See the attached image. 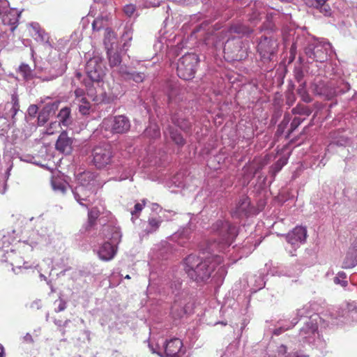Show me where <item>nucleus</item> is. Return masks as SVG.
Returning a JSON list of instances; mask_svg holds the SVG:
<instances>
[{
    "mask_svg": "<svg viewBox=\"0 0 357 357\" xmlns=\"http://www.w3.org/2000/svg\"><path fill=\"white\" fill-rule=\"evenodd\" d=\"M322 319L318 314H313L306 318L297 337L288 345L281 344L278 348L280 357H308V349L322 350L326 347L325 340L320 336L318 326Z\"/></svg>",
    "mask_w": 357,
    "mask_h": 357,
    "instance_id": "1",
    "label": "nucleus"
},
{
    "mask_svg": "<svg viewBox=\"0 0 357 357\" xmlns=\"http://www.w3.org/2000/svg\"><path fill=\"white\" fill-rule=\"evenodd\" d=\"M184 269L194 281L205 282L211 278L217 285L222 283L227 273L222 257L218 255H211L204 260L190 255L185 259Z\"/></svg>",
    "mask_w": 357,
    "mask_h": 357,
    "instance_id": "2",
    "label": "nucleus"
},
{
    "mask_svg": "<svg viewBox=\"0 0 357 357\" xmlns=\"http://www.w3.org/2000/svg\"><path fill=\"white\" fill-rule=\"evenodd\" d=\"M105 241L98 248L97 254L100 259L105 261L112 260L116 254L117 245L121 241V232L119 227L109 222L104 225L100 234Z\"/></svg>",
    "mask_w": 357,
    "mask_h": 357,
    "instance_id": "3",
    "label": "nucleus"
},
{
    "mask_svg": "<svg viewBox=\"0 0 357 357\" xmlns=\"http://www.w3.org/2000/svg\"><path fill=\"white\" fill-rule=\"evenodd\" d=\"M212 230L219 236L218 241H215L211 245V248L217 247L221 252L229 247L233 240L238 234V229L235 225H231L229 222L220 220L212 226Z\"/></svg>",
    "mask_w": 357,
    "mask_h": 357,
    "instance_id": "4",
    "label": "nucleus"
},
{
    "mask_svg": "<svg viewBox=\"0 0 357 357\" xmlns=\"http://www.w3.org/2000/svg\"><path fill=\"white\" fill-rule=\"evenodd\" d=\"M332 324L342 325L357 324V303H347L331 313Z\"/></svg>",
    "mask_w": 357,
    "mask_h": 357,
    "instance_id": "5",
    "label": "nucleus"
},
{
    "mask_svg": "<svg viewBox=\"0 0 357 357\" xmlns=\"http://www.w3.org/2000/svg\"><path fill=\"white\" fill-rule=\"evenodd\" d=\"M332 47L329 42L326 40L317 41L309 44L305 49V55L308 62L324 63L332 54Z\"/></svg>",
    "mask_w": 357,
    "mask_h": 357,
    "instance_id": "6",
    "label": "nucleus"
},
{
    "mask_svg": "<svg viewBox=\"0 0 357 357\" xmlns=\"http://www.w3.org/2000/svg\"><path fill=\"white\" fill-rule=\"evenodd\" d=\"M199 61L198 56L194 53L183 55L177 63L176 71L178 76L185 80L193 78Z\"/></svg>",
    "mask_w": 357,
    "mask_h": 357,
    "instance_id": "7",
    "label": "nucleus"
},
{
    "mask_svg": "<svg viewBox=\"0 0 357 357\" xmlns=\"http://www.w3.org/2000/svg\"><path fill=\"white\" fill-rule=\"evenodd\" d=\"M252 32V30L242 24H236L227 30L228 38L225 43L224 51L236 53L242 49V41L239 37H231L232 33L246 35Z\"/></svg>",
    "mask_w": 357,
    "mask_h": 357,
    "instance_id": "8",
    "label": "nucleus"
},
{
    "mask_svg": "<svg viewBox=\"0 0 357 357\" xmlns=\"http://www.w3.org/2000/svg\"><path fill=\"white\" fill-rule=\"evenodd\" d=\"M49 67L45 68L47 75L43 78L44 81H50L61 76L67 68V62L64 55L54 54L50 56Z\"/></svg>",
    "mask_w": 357,
    "mask_h": 357,
    "instance_id": "9",
    "label": "nucleus"
},
{
    "mask_svg": "<svg viewBox=\"0 0 357 357\" xmlns=\"http://www.w3.org/2000/svg\"><path fill=\"white\" fill-rule=\"evenodd\" d=\"M113 156L111 146L108 144H100L92 151L93 163L98 169H102L110 165Z\"/></svg>",
    "mask_w": 357,
    "mask_h": 357,
    "instance_id": "10",
    "label": "nucleus"
},
{
    "mask_svg": "<svg viewBox=\"0 0 357 357\" xmlns=\"http://www.w3.org/2000/svg\"><path fill=\"white\" fill-rule=\"evenodd\" d=\"M278 48V42L273 37H261L257 45V52L264 63L273 60Z\"/></svg>",
    "mask_w": 357,
    "mask_h": 357,
    "instance_id": "11",
    "label": "nucleus"
},
{
    "mask_svg": "<svg viewBox=\"0 0 357 357\" xmlns=\"http://www.w3.org/2000/svg\"><path fill=\"white\" fill-rule=\"evenodd\" d=\"M102 128L114 134H123L130 130V122L126 116L119 115L104 119L102 123Z\"/></svg>",
    "mask_w": 357,
    "mask_h": 357,
    "instance_id": "12",
    "label": "nucleus"
},
{
    "mask_svg": "<svg viewBox=\"0 0 357 357\" xmlns=\"http://www.w3.org/2000/svg\"><path fill=\"white\" fill-rule=\"evenodd\" d=\"M85 70L87 77L91 82H100L105 75L102 58L99 56H93L90 58L86 62Z\"/></svg>",
    "mask_w": 357,
    "mask_h": 357,
    "instance_id": "13",
    "label": "nucleus"
},
{
    "mask_svg": "<svg viewBox=\"0 0 357 357\" xmlns=\"http://www.w3.org/2000/svg\"><path fill=\"white\" fill-rule=\"evenodd\" d=\"M312 90L314 94L331 100L337 96V90L332 82H326L320 78H316L312 84Z\"/></svg>",
    "mask_w": 357,
    "mask_h": 357,
    "instance_id": "14",
    "label": "nucleus"
},
{
    "mask_svg": "<svg viewBox=\"0 0 357 357\" xmlns=\"http://www.w3.org/2000/svg\"><path fill=\"white\" fill-rule=\"evenodd\" d=\"M190 298L185 292L182 291L181 294H176V298L171 307V314L175 319L182 317L188 312L191 305Z\"/></svg>",
    "mask_w": 357,
    "mask_h": 357,
    "instance_id": "15",
    "label": "nucleus"
},
{
    "mask_svg": "<svg viewBox=\"0 0 357 357\" xmlns=\"http://www.w3.org/2000/svg\"><path fill=\"white\" fill-rule=\"evenodd\" d=\"M72 192L75 200L84 207L88 208L94 200V188H93L77 185Z\"/></svg>",
    "mask_w": 357,
    "mask_h": 357,
    "instance_id": "16",
    "label": "nucleus"
},
{
    "mask_svg": "<svg viewBox=\"0 0 357 357\" xmlns=\"http://www.w3.org/2000/svg\"><path fill=\"white\" fill-rule=\"evenodd\" d=\"M20 110L17 94L14 93L11 96V100L5 104L0 105V116L2 121H7L9 117L14 118Z\"/></svg>",
    "mask_w": 357,
    "mask_h": 357,
    "instance_id": "17",
    "label": "nucleus"
},
{
    "mask_svg": "<svg viewBox=\"0 0 357 357\" xmlns=\"http://www.w3.org/2000/svg\"><path fill=\"white\" fill-rule=\"evenodd\" d=\"M21 12L15 8L9 7L5 9L2 14H0L2 20V26H9V31L12 33L18 25L19 17Z\"/></svg>",
    "mask_w": 357,
    "mask_h": 357,
    "instance_id": "18",
    "label": "nucleus"
},
{
    "mask_svg": "<svg viewBox=\"0 0 357 357\" xmlns=\"http://www.w3.org/2000/svg\"><path fill=\"white\" fill-rule=\"evenodd\" d=\"M307 230L303 227H296L286 236L287 243L295 251L301 243L305 241Z\"/></svg>",
    "mask_w": 357,
    "mask_h": 357,
    "instance_id": "19",
    "label": "nucleus"
},
{
    "mask_svg": "<svg viewBox=\"0 0 357 357\" xmlns=\"http://www.w3.org/2000/svg\"><path fill=\"white\" fill-rule=\"evenodd\" d=\"M182 348V341L178 338H172L165 344L164 357H181L184 354Z\"/></svg>",
    "mask_w": 357,
    "mask_h": 357,
    "instance_id": "20",
    "label": "nucleus"
},
{
    "mask_svg": "<svg viewBox=\"0 0 357 357\" xmlns=\"http://www.w3.org/2000/svg\"><path fill=\"white\" fill-rule=\"evenodd\" d=\"M308 310L309 307L307 305H305L302 308L298 309L296 310V317L292 318L288 324H285L284 323L280 324V326L273 331V334L279 335L285 331L293 328L298 322L299 318L307 316L309 314Z\"/></svg>",
    "mask_w": 357,
    "mask_h": 357,
    "instance_id": "21",
    "label": "nucleus"
},
{
    "mask_svg": "<svg viewBox=\"0 0 357 357\" xmlns=\"http://www.w3.org/2000/svg\"><path fill=\"white\" fill-rule=\"evenodd\" d=\"M24 243L28 245L31 247V250L38 245H45L48 244V238L47 234L43 233L40 234L39 230H33L31 231L29 236L27 237L26 240H24Z\"/></svg>",
    "mask_w": 357,
    "mask_h": 357,
    "instance_id": "22",
    "label": "nucleus"
},
{
    "mask_svg": "<svg viewBox=\"0 0 357 357\" xmlns=\"http://www.w3.org/2000/svg\"><path fill=\"white\" fill-rule=\"evenodd\" d=\"M252 213L250 201L248 197H243L240 199L235 209L232 212V216L236 218L247 217Z\"/></svg>",
    "mask_w": 357,
    "mask_h": 357,
    "instance_id": "23",
    "label": "nucleus"
},
{
    "mask_svg": "<svg viewBox=\"0 0 357 357\" xmlns=\"http://www.w3.org/2000/svg\"><path fill=\"white\" fill-rule=\"evenodd\" d=\"M301 272L300 267L296 264H290L289 266H281L271 271L272 275L295 277Z\"/></svg>",
    "mask_w": 357,
    "mask_h": 357,
    "instance_id": "24",
    "label": "nucleus"
},
{
    "mask_svg": "<svg viewBox=\"0 0 357 357\" xmlns=\"http://www.w3.org/2000/svg\"><path fill=\"white\" fill-rule=\"evenodd\" d=\"M73 141L66 131L62 132L56 142V150L65 154L70 153L73 149Z\"/></svg>",
    "mask_w": 357,
    "mask_h": 357,
    "instance_id": "25",
    "label": "nucleus"
},
{
    "mask_svg": "<svg viewBox=\"0 0 357 357\" xmlns=\"http://www.w3.org/2000/svg\"><path fill=\"white\" fill-rule=\"evenodd\" d=\"M116 171L117 174L116 180L120 181L130 178L135 172L133 168L127 162L117 165Z\"/></svg>",
    "mask_w": 357,
    "mask_h": 357,
    "instance_id": "26",
    "label": "nucleus"
},
{
    "mask_svg": "<svg viewBox=\"0 0 357 357\" xmlns=\"http://www.w3.org/2000/svg\"><path fill=\"white\" fill-rule=\"evenodd\" d=\"M95 175L91 172H83L76 176L77 185L94 188Z\"/></svg>",
    "mask_w": 357,
    "mask_h": 357,
    "instance_id": "27",
    "label": "nucleus"
},
{
    "mask_svg": "<svg viewBox=\"0 0 357 357\" xmlns=\"http://www.w3.org/2000/svg\"><path fill=\"white\" fill-rule=\"evenodd\" d=\"M119 73L121 76L128 80H133L137 83L142 82L144 79V75L142 73L129 72L126 66H121Z\"/></svg>",
    "mask_w": 357,
    "mask_h": 357,
    "instance_id": "28",
    "label": "nucleus"
},
{
    "mask_svg": "<svg viewBox=\"0 0 357 357\" xmlns=\"http://www.w3.org/2000/svg\"><path fill=\"white\" fill-rule=\"evenodd\" d=\"M183 114L181 111L175 112L172 114V121L176 126L179 127L184 131H188L190 127V122L188 119L183 116Z\"/></svg>",
    "mask_w": 357,
    "mask_h": 357,
    "instance_id": "29",
    "label": "nucleus"
},
{
    "mask_svg": "<svg viewBox=\"0 0 357 357\" xmlns=\"http://www.w3.org/2000/svg\"><path fill=\"white\" fill-rule=\"evenodd\" d=\"M166 137H169L177 146H183L185 144V139L181 134L172 126H169L165 131Z\"/></svg>",
    "mask_w": 357,
    "mask_h": 357,
    "instance_id": "30",
    "label": "nucleus"
},
{
    "mask_svg": "<svg viewBox=\"0 0 357 357\" xmlns=\"http://www.w3.org/2000/svg\"><path fill=\"white\" fill-rule=\"evenodd\" d=\"M357 265V253L350 250L347 251L342 261V268L344 269L354 268Z\"/></svg>",
    "mask_w": 357,
    "mask_h": 357,
    "instance_id": "31",
    "label": "nucleus"
},
{
    "mask_svg": "<svg viewBox=\"0 0 357 357\" xmlns=\"http://www.w3.org/2000/svg\"><path fill=\"white\" fill-rule=\"evenodd\" d=\"M104 45L106 49H114L116 47V37L111 29L106 28L105 30Z\"/></svg>",
    "mask_w": 357,
    "mask_h": 357,
    "instance_id": "32",
    "label": "nucleus"
},
{
    "mask_svg": "<svg viewBox=\"0 0 357 357\" xmlns=\"http://www.w3.org/2000/svg\"><path fill=\"white\" fill-rule=\"evenodd\" d=\"M58 118L59 119V125L66 127L68 126L72 123L70 109L68 107L62 108L58 114Z\"/></svg>",
    "mask_w": 357,
    "mask_h": 357,
    "instance_id": "33",
    "label": "nucleus"
},
{
    "mask_svg": "<svg viewBox=\"0 0 357 357\" xmlns=\"http://www.w3.org/2000/svg\"><path fill=\"white\" fill-rule=\"evenodd\" d=\"M18 73L24 80L29 81L35 77L34 71L26 63H22L18 68Z\"/></svg>",
    "mask_w": 357,
    "mask_h": 357,
    "instance_id": "34",
    "label": "nucleus"
},
{
    "mask_svg": "<svg viewBox=\"0 0 357 357\" xmlns=\"http://www.w3.org/2000/svg\"><path fill=\"white\" fill-rule=\"evenodd\" d=\"M107 52L110 66L118 67L121 62L120 54L112 48L107 49Z\"/></svg>",
    "mask_w": 357,
    "mask_h": 357,
    "instance_id": "35",
    "label": "nucleus"
},
{
    "mask_svg": "<svg viewBox=\"0 0 357 357\" xmlns=\"http://www.w3.org/2000/svg\"><path fill=\"white\" fill-rule=\"evenodd\" d=\"M162 220L158 218H149L148 220V225L146 226L144 231L146 234H152L158 230L160 227Z\"/></svg>",
    "mask_w": 357,
    "mask_h": 357,
    "instance_id": "36",
    "label": "nucleus"
},
{
    "mask_svg": "<svg viewBox=\"0 0 357 357\" xmlns=\"http://www.w3.org/2000/svg\"><path fill=\"white\" fill-rule=\"evenodd\" d=\"M13 241V238L8 231H0V251H5V249L8 248Z\"/></svg>",
    "mask_w": 357,
    "mask_h": 357,
    "instance_id": "37",
    "label": "nucleus"
},
{
    "mask_svg": "<svg viewBox=\"0 0 357 357\" xmlns=\"http://www.w3.org/2000/svg\"><path fill=\"white\" fill-rule=\"evenodd\" d=\"M250 282L253 283L252 289L254 291H257L262 289L266 284L264 277L261 274H260L259 275L253 276L252 278L250 279Z\"/></svg>",
    "mask_w": 357,
    "mask_h": 357,
    "instance_id": "38",
    "label": "nucleus"
},
{
    "mask_svg": "<svg viewBox=\"0 0 357 357\" xmlns=\"http://www.w3.org/2000/svg\"><path fill=\"white\" fill-rule=\"evenodd\" d=\"M75 105H77L79 112L82 115H88L91 111V103L85 99L82 101L75 102Z\"/></svg>",
    "mask_w": 357,
    "mask_h": 357,
    "instance_id": "39",
    "label": "nucleus"
},
{
    "mask_svg": "<svg viewBox=\"0 0 357 357\" xmlns=\"http://www.w3.org/2000/svg\"><path fill=\"white\" fill-rule=\"evenodd\" d=\"M160 135L159 127L155 124L150 125L144 131V135L151 138H157Z\"/></svg>",
    "mask_w": 357,
    "mask_h": 357,
    "instance_id": "40",
    "label": "nucleus"
},
{
    "mask_svg": "<svg viewBox=\"0 0 357 357\" xmlns=\"http://www.w3.org/2000/svg\"><path fill=\"white\" fill-rule=\"evenodd\" d=\"M60 102L58 100H54L46 103L43 109V111L47 114V116H50L51 114H54L58 109Z\"/></svg>",
    "mask_w": 357,
    "mask_h": 357,
    "instance_id": "41",
    "label": "nucleus"
},
{
    "mask_svg": "<svg viewBox=\"0 0 357 357\" xmlns=\"http://www.w3.org/2000/svg\"><path fill=\"white\" fill-rule=\"evenodd\" d=\"M36 230H39L40 234H43V233L47 234L48 243H50V236L52 233V227L50 224H48L47 222L40 221L38 228L36 229Z\"/></svg>",
    "mask_w": 357,
    "mask_h": 357,
    "instance_id": "42",
    "label": "nucleus"
},
{
    "mask_svg": "<svg viewBox=\"0 0 357 357\" xmlns=\"http://www.w3.org/2000/svg\"><path fill=\"white\" fill-rule=\"evenodd\" d=\"M107 20L103 17L96 18L92 23L93 31H99L107 25Z\"/></svg>",
    "mask_w": 357,
    "mask_h": 357,
    "instance_id": "43",
    "label": "nucleus"
},
{
    "mask_svg": "<svg viewBox=\"0 0 357 357\" xmlns=\"http://www.w3.org/2000/svg\"><path fill=\"white\" fill-rule=\"evenodd\" d=\"M10 176V169H8L3 176H0V193L3 195L7 190V180Z\"/></svg>",
    "mask_w": 357,
    "mask_h": 357,
    "instance_id": "44",
    "label": "nucleus"
},
{
    "mask_svg": "<svg viewBox=\"0 0 357 357\" xmlns=\"http://www.w3.org/2000/svg\"><path fill=\"white\" fill-rule=\"evenodd\" d=\"M0 29L2 31L0 33V45L2 46H6L8 44V40H9V37H10V35H11V33L10 32V34L8 35L7 33V31H8L7 28L2 26H0ZM13 33H12V36L13 37Z\"/></svg>",
    "mask_w": 357,
    "mask_h": 357,
    "instance_id": "45",
    "label": "nucleus"
},
{
    "mask_svg": "<svg viewBox=\"0 0 357 357\" xmlns=\"http://www.w3.org/2000/svg\"><path fill=\"white\" fill-rule=\"evenodd\" d=\"M350 142V140L348 137L341 135L340 137L333 138V141L331 143V145H336L338 146H346Z\"/></svg>",
    "mask_w": 357,
    "mask_h": 357,
    "instance_id": "46",
    "label": "nucleus"
},
{
    "mask_svg": "<svg viewBox=\"0 0 357 357\" xmlns=\"http://www.w3.org/2000/svg\"><path fill=\"white\" fill-rule=\"evenodd\" d=\"M88 215L89 223L90 226H92L93 222L99 218L100 215V211L97 207H94L89 211Z\"/></svg>",
    "mask_w": 357,
    "mask_h": 357,
    "instance_id": "47",
    "label": "nucleus"
},
{
    "mask_svg": "<svg viewBox=\"0 0 357 357\" xmlns=\"http://www.w3.org/2000/svg\"><path fill=\"white\" fill-rule=\"evenodd\" d=\"M287 164V159L278 160L272 167L271 173L275 176Z\"/></svg>",
    "mask_w": 357,
    "mask_h": 357,
    "instance_id": "48",
    "label": "nucleus"
},
{
    "mask_svg": "<svg viewBox=\"0 0 357 357\" xmlns=\"http://www.w3.org/2000/svg\"><path fill=\"white\" fill-rule=\"evenodd\" d=\"M328 0H324V2H320V6H318L317 10L325 16H330L331 15V6L326 3Z\"/></svg>",
    "mask_w": 357,
    "mask_h": 357,
    "instance_id": "49",
    "label": "nucleus"
},
{
    "mask_svg": "<svg viewBox=\"0 0 357 357\" xmlns=\"http://www.w3.org/2000/svg\"><path fill=\"white\" fill-rule=\"evenodd\" d=\"M49 39H50V37H49L48 33H46L44 30L38 36H35V40L37 42L51 47L52 45L50 44Z\"/></svg>",
    "mask_w": 357,
    "mask_h": 357,
    "instance_id": "50",
    "label": "nucleus"
},
{
    "mask_svg": "<svg viewBox=\"0 0 357 357\" xmlns=\"http://www.w3.org/2000/svg\"><path fill=\"white\" fill-rule=\"evenodd\" d=\"M346 273L343 271H340L337 276L334 278V282L337 284H340L342 287H346L347 285V281L346 279Z\"/></svg>",
    "mask_w": 357,
    "mask_h": 357,
    "instance_id": "51",
    "label": "nucleus"
},
{
    "mask_svg": "<svg viewBox=\"0 0 357 357\" xmlns=\"http://www.w3.org/2000/svg\"><path fill=\"white\" fill-rule=\"evenodd\" d=\"M132 30L131 27L126 26L122 35V39L124 41V46L127 45V43L132 40Z\"/></svg>",
    "mask_w": 357,
    "mask_h": 357,
    "instance_id": "52",
    "label": "nucleus"
},
{
    "mask_svg": "<svg viewBox=\"0 0 357 357\" xmlns=\"http://www.w3.org/2000/svg\"><path fill=\"white\" fill-rule=\"evenodd\" d=\"M30 27H31V31H30L34 39H35V36H38L43 31V29H41L40 26L37 22L31 23Z\"/></svg>",
    "mask_w": 357,
    "mask_h": 357,
    "instance_id": "53",
    "label": "nucleus"
},
{
    "mask_svg": "<svg viewBox=\"0 0 357 357\" xmlns=\"http://www.w3.org/2000/svg\"><path fill=\"white\" fill-rule=\"evenodd\" d=\"M256 248V245H253L250 244V240H247L244 242V244L242 248V255H248L252 252Z\"/></svg>",
    "mask_w": 357,
    "mask_h": 357,
    "instance_id": "54",
    "label": "nucleus"
},
{
    "mask_svg": "<svg viewBox=\"0 0 357 357\" xmlns=\"http://www.w3.org/2000/svg\"><path fill=\"white\" fill-rule=\"evenodd\" d=\"M337 90V95L339 93H344L350 89V85L347 82H340L337 86H335Z\"/></svg>",
    "mask_w": 357,
    "mask_h": 357,
    "instance_id": "55",
    "label": "nucleus"
},
{
    "mask_svg": "<svg viewBox=\"0 0 357 357\" xmlns=\"http://www.w3.org/2000/svg\"><path fill=\"white\" fill-rule=\"evenodd\" d=\"M123 10L128 17H132L136 11V6L132 3L127 4L124 6Z\"/></svg>",
    "mask_w": 357,
    "mask_h": 357,
    "instance_id": "56",
    "label": "nucleus"
},
{
    "mask_svg": "<svg viewBox=\"0 0 357 357\" xmlns=\"http://www.w3.org/2000/svg\"><path fill=\"white\" fill-rule=\"evenodd\" d=\"M274 13H267L266 16V22L264 24L266 29H272L273 27V18L274 16Z\"/></svg>",
    "mask_w": 357,
    "mask_h": 357,
    "instance_id": "57",
    "label": "nucleus"
},
{
    "mask_svg": "<svg viewBox=\"0 0 357 357\" xmlns=\"http://www.w3.org/2000/svg\"><path fill=\"white\" fill-rule=\"evenodd\" d=\"M75 98L74 100V102H78V101H82V100L86 99V98L85 97V93H84V90L81 89H77L75 91Z\"/></svg>",
    "mask_w": 357,
    "mask_h": 357,
    "instance_id": "58",
    "label": "nucleus"
},
{
    "mask_svg": "<svg viewBox=\"0 0 357 357\" xmlns=\"http://www.w3.org/2000/svg\"><path fill=\"white\" fill-rule=\"evenodd\" d=\"M52 187L55 191H59L61 193H65L66 190V186L65 184L61 182L54 181L52 182Z\"/></svg>",
    "mask_w": 357,
    "mask_h": 357,
    "instance_id": "59",
    "label": "nucleus"
},
{
    "mask_svg": "<svg viewBox=\"0 0 357 357\" xmlns=\"http://www.w3.org/2000/svg\"><path fill=\"white\" fill-rule=\"evenodd\" d=\"M182 177L181 174H176L173 178L172 182L174 183V185L178 188H184L185 187V183L183 181H179V179Z\"/></svg>",
    "mask_w": 357,
    "mask_h": 357,
    "instance_id": "60",
    "label": "nucleus"
},
{
    "mask_svg": "<svg viewBox=\"0 0 357 357\" xmlns=\"http://www.w3.org/2000/svg\"><path fill=\"white\" fill-rule=\"evenodd\" d=\"M142 204L141 203H137L135 205V208H134V210L131 211V214L132 215H137L138 213H139L143 209V207L145 205V200H142Z\"/></svg>",
    "mask_w": 357,
    "mask_h": 357,
    "instance_id": "61",
    "label": "nucleus"
},
{
    "mask_svg": "<svg viewBox=\"0 0 357 357\" xmlns=\"http://www.w3.org/2000/svg\"><path fill=\"white\" fill-rule=\"evenodd\" d=\"M304 1L307 6L317 9L320 2H324V0H304Z\"/></svg>",
    "mask_w": 357,
    "mask_h": 357,
    "instance_id": "62",
    "label": "nucleus"
},
{
    "mask_svg": "<svg viewBox=\"0 0 357 357\" xmlns=\"http://www.w3.org/2000/svg\"><path fill=\"white\" fill-rule=\"evenodd\" d=\"M260 15L261 13L259 11L253 10L250 17V20L251 21V22L256 23L257 22H258L260 20Z\"/></svg>",
    "mask_w": 357,
    "mask_h": 357,
    "instance_id": "63",
    "label": "nucleus"
},
{
    "mask_svg": "<svg viewBox=\"0 0 357 357\" xmlns=\"http://www.w3.org/2000/svg\"><path fill=\"white\" fill-rule=\"evenodd\" d=\"M8 126V121H3V122L0 123V136H3L6 133Z\"/></svg>",
    "mask_w": 357,
    "mask_h": 357,
    "instance_id": "64",
    "label": "nucleus"
}]
</instances>
